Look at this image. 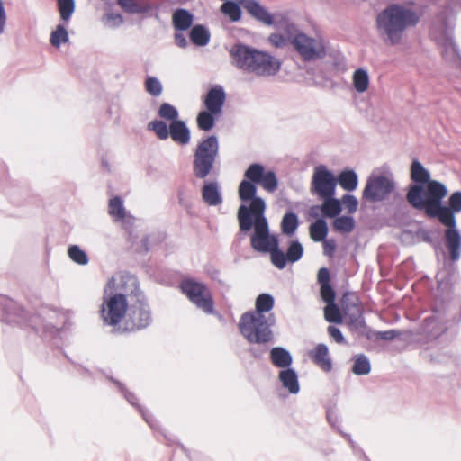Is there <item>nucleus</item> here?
Wrapping results in <instances>:
<instances>
[{
  "mask_svg": "<svg viewBox=\"0 0 461 461\" xmlns=\"http://www.w3.org/2000/svg\"><path fill=\"white\" fill-rule=\"evenodd\" d=\"M421 14L410 5L399 3L388 5L375 17V30L381 41L390 47L403 42L404 32L415 27L420 21Z\"/></svg>",
  "mask_w": 461,
  "mask_h": 461,
  "instance_id": "nucleus-1",
  "label": "nucleus"
},
{
  "mask_svg": "<svg viewBox=\"0 0 461 461\" xmlns=\"http://www.w3.org/2000/svg\"><path fill=\"white\" fill-rule=\"evenodd\" d=\"M410 179L407 202H443L448 194L445 184L431 178V174L418 159L410 166Z\"/></svg>",
  "mask_w": 461,
  "mask_h": 461,
  "instance_id": "nucleus-2",
  "label": "nucleus"
},
{
  "mask_svg": "<svg viewBox=\"0 0 461 461\" xmlns=\"http://www.w3.org/2000/svg\"><path fill=\"white\" fill-rule=\"evenodd\" d=\"M398 194V183L392 167L383 164L375 167L366 177L362 190V199L383 202L390 198H396Z\"/></svg>",
  "mask_w": 461,
  "mask_h": 461,
  "instance_id": "nucleus-3",
  "label": "nucleus"
},
{
  "mask_svg": "<svg viewBox=\"0 0 461 461\" xmlns=\"http://www.w3.org/2000/svg\"><path fill=\"white\" fill-rule=\"evenodd\" d=\"M419 210H423L430 218L438 219L447 227L444 233L446 248L452 262H456L461 256V235L456 228V218L453 211L442 206V203H411Z\"/></svg>",
  "mask_w": 461,
  "mask_h": 461,
  "instance_id": "nucleus-4",
  "label": "nucleus"
},
{
  "mask_svg": "<svg viewBox=\"0 0 461 461\" xmlns=\"http://www.w3.org/2000/svg\"><path fill=\"white\" fill-rule=\"evenodd\" d=\"M274 322L272 315L267 318L258 312H245L240 319L239 330L249 343L267 344L273 339L271 326Z\"/></svg>",
  "mask_w": 461,
  "mask_h": 461,
  "instance_id": "nucleus-5",
  "label": "nucleus"
},
{
  "mask_svg": "<svg viewBox=\"0 0 461 461\" xmlns=\"http://www.w3.org/2000/svg\"><path fill=\"white\" fill-rule=\"evenodd\" d=\"M293 36L292 44L303 60L313 61L321 59L326 56L327 44L321 37L312 38L298 31H285Z\"/></svg>",
  "mask_w": 461,
  "mask_h": 461,
  "instance_id": "nucleus-6",
  "label": "nucleus"
},
{
  "mask_svg": "<svg viewBox=\"0 0 461 461\" xmlns=\"http://www.w3.org/2000/svg\"><path fill=\"white\" fill-rule=\"evenodd\" d=\"M337 178L334 173L325 165H318L313 168L311 192L322 202H339L335 198Z\"/></svg>",
  "mask_w": 461,
  "mask_h": 461,
  "instance_id": "nucleus-7",
  "label": "nucleus"
},
{
  "mask_svg": "<svg viewBox=\"0 0 461 461\" xmlns=\"http://www.w3.org/2000/svg\"><path fill=\"white\" fill-rule=\"evenodd\" d=\"M243 6L252 17L266 25L276 26L289 32L295 31V24L291 21L287 12L271 14L256 0H243Z\"/></svg>",
  "mask_w": 461,
  "mask_h": 461,
  "instance_id": "nucleus-8",
  "label": "nucleus"
},
{
  "mask_svg": "<svg viewBox=\"0 0 461 461\" xmlns=\"http://www.w3.org/2000/svg\"><path fill=\"white\" fill-rule=\"evenodd\" d=\"M129 310L128 300L113 296L104 291L99 313L104 325L119 327L126 319Z\"/></svg>",
  "mask_w": 461,
  "mask_h": 461,
  "instance_id": "nucleus-9",
  "label": "nucleus"
},
{
  "mask_svg": "<svg viewBox=\"0 0 461 461\" xmlns=\"http://www.w3.org/2000/svg\"><path fill=\"white\" fill-rule=\"evenodd\" d=\"M180 289L197 308L207 314L213 313L214 302L212 295L204 284L191 278L184 279L180 283Z\"/></svg>",
  "mask_w": 461,
  "mask_h": 461,
  "instance_id": "nucleus-10",
  "label": "nucleus"
},
{
  "mask_svg": "<svg viewBox=\"0 0 461 461\" xmlns=\"http://www.w3.org/2000/svg\"><path fill=\"white\" fill-rule=\"evenodd\" d=\"M104 291L113 296H121L124 300L131 297L138 298L140 294L138 279L128 273H118L106 283Z\"/></svg>",
  "mask_w": 461,
  "mask_h": 461,
  "instance_id": "nucleus-11",
  "label": "nucleus"
},
{
  "mask_svg": "<svg viewBox=\"0 0 461 461\" xmlns=\"http://www.w3.org/2000/svg\"><path fill=\"white\" fill-rule=\"evenodd\" d=\"M217 153L218 140L214 136L207 138L198 145L194 161L196 176L203 178L209 174Z\"/></svg>",
  "mask_w": 461,
  "mask_h": 461,
  "instance_id": "nucleus-12",
  "label": "nucleus"
},
{
  "mask_svg": "<svg viewBox=\"0 0 461 461\" xmlns=\"http://www.w3.org/2000/svg\"><path fill=\"white\" fill-rule=\"evenodd\" d=\"M342 309L348 323L356 329L365 325L363 306L359 298L354 294H346L342 298Z\"/></svg>",
  "mask_w": 461,
  "mask_h": 461,
  "instance_id": "nucleus-13",
  "label": "nucleus"
},
{
  "mask_svg": "<svg viewBox=\"0 0 461 461\" xmlns=\"http://www.w3.org/2000/svg\"><path fill=\"white\" fill-rule=\"evenodd\" d=\"M250 243L251 247L258 252H268L273 247L277 246L276 239L269 235L267 220L258 221L254 227Z\"/></svg>",
  "mask_w": 461,
  "mask_h": 461,
  "instance_id": "nucleus-14",
  "label": "nucleus"
},
{
  "mask_svg": "<svg viewBox=\"0 0 461 461\" xmlns=\"http://www.w3.org/2000/svg\"><path fill=\"white\" fill-rule=\"evenodd\" d=\"M264 211L265 203H249V207L241 205L238 212L240 229L242 231L249 230L258 221L266 220Z\"/></svg>",
  "mask_w": 461,
  "mask_h": 461,
  "instance_id": "nucleus-15",
  "label": "nucleus"
},
{
  "mask_svg": "<svg viewBox=\"0 0 461 461\" xmlns=\"http://www.w3.org/2000/svg\"><path fill=\"white\" fill-rule=\"evenodd\" d=\"M245 176L254 183L260 184L264 189L273 192L277 187V179L272 171H265L259 164L251 165L246 171Z\"/></svg>",
  "mask_w": 461,
  "mask_h": 461,
  "instance_id": "nucleus-16",
  "label": "nucleus"
},
{
  "mask_svg": "<svg viewBox=\"0 0 461 461\" xmlns=\"http://www.w3.org/2000/svg\"><path fill=\"white\" fill-rule=\"evenodd\" d=\"M258 50L243 44H236L230 50L232 63L239 68L251 72Z\"/></svg>",
  "mask_w": 461,
  "mask_h": 461,
  "instance_id": "nucleus-17",
  "label": "nucleus"
},
{
  "mask_svg": "<svg viewBox=\"0 0 461 461\" xmlns=\"http://www.w3.org/2000/svg\"><path fill=\"white\" fill-rule=\"evenodd\" d=\"M280 69V62L270 54L258 50L252 73L258 76L268 77L276 74Z\"/></svg>",
  "mask_w": 461,
  "mask_h": 461,
  "instance_id": "nucleus-18",
  "label": "nucleus"
},
{
  "mask_svg": "<svg viewBox=\"0 0 461 461\" xmlns=\"http://www.w3.org/2000/svg\"><path fill=\"white\" fill-rule=\"evenodd\" d=\"M150 321V312L147 305L140 301L139 305H133L125 321V330H134L146 328Z\"/></svg>",
  "mask_w": 461,
  "mask_h": 461,
  "instance_id": "nucleus-19",
  "label": "nucleus"
},
{
  "mask_svg": "<svg viewBox=\"0 0 461 461\" xmlns=\"http://www.w3.org/2000/svg\"><path fill=\"white\" fill-rule=\"evenodd\" d=\"M225 101V93L221 86H216L210 89L204 97L206 110L212 113L221 114Z\"/></svg>",
  "mask_w": 461,
  "mask_h": 461,
  "instance_id": "nucleus-20",
  "label": "nucleus"
},
{
  "mask_svg": "<svg viewBox=\"0 0 461 461\" xmlns=\"http://www.w3.org/2000/svg\"><path fill=\"white\" fill-rule=\"evenodd\" d=\"M312 361L322 371L330 372L332 369V362L329 357V348L324 344H318L309 352Z\"/></svg>",
  "mask_w": 461,
  "mask_h": 461,
  "instance_id": "nucleus-21",
  "label": "nucleus"
},
{
  "mask_svg": "<svg viewBox=\"0 0 461 461\" xmlns=\"http://www.w3.org/2000/svg\"><path fill=\"white\" fill-rule=\"evenodd\" d=\"M169 136L175 142L181 145H186L190 141V131L180 120L170 123Z\"/></svg>",
  "mask_w": 461,
  "mask_h": 461,
  "instance_id": "nucleus-22",
  "label": "nucleus"
},
{
  "mask_svg": "<svg viewBox=\"0 0 461 461\" xmlns=\"http://www.w3.org/2000/svg\"><path fill=\"white\" fill-rule=\"evenodd\" d=\"M337 178V184L348 193L355 191L358 186V176L353 169L342 170Z\"/></svg>",
  "mask_w": 461,
  "mask_h": 461,
  "instance_id": "nucleus-23",
  "label": "nucleus"
},
{
  "mask_svg": "<svg viewBox=\"0 0 461 461\" xmlns=\"http://www.w3.org/2000/svg\"><path fill=\"white\" fill-rule=\"evenodd\" d=\"M352 86L357 93L366 92L370 86V77L366 68L356 69L352 74Z\"/></svg>",
  "mask_w": 461,
  "mask_h": 461,
  "instance_id": "nucleus-24",
  "label": "nucleus"
},
{
  "mask_svg": "<svg viewBox=\"0 0 461 461\" xmlns=\"http://www.w3.org/2000/svg\"><path fill=\"white\" fill-rule=\"evenodd\" d=\"M119 5L131 14H144L151 10L148 0H118Z\"/></svg>",
  "mask_w": 461,
  "mask_h": 461,
  "instance_id": "nucleus-25",
  "label": "nucleus"
},
{
  "mask_svg": "<svg viewBox=\"0 0 461 461\" xmlns=\"http://www.w3.org/2000/svg\"><path fill=\"white\" fill-rule=\"evenodd\" d=\"M270 360L275 366L280 368H286L292 364L290 353L281 347L273 348L270 350Z\"/></svg>",
  "mask_w": 461,
  "mask_h": 461,
  "instance_id": "nucleus-26",
  "label": "nucleus"
},
{
  "mask_svg": "<svg viewBox=\"0 0 461 461\" xmlns=\"http://www.w3.org/2000/svg\"><path fill=\"white\" fill-rule=\"evenodd\" d=\"M172 20L176 29L185 31L192 25L194 15L185 9H177L174 12Z\"/></svg>",
  "mask_w": 461,
  "mask_h": 461,
  "instance_id": "nucleus-27",
  "label": "nucleus"
},
{
  "mask_svg": "<svg viewBox=\"0 0 461 461\" xmlns=\"http://www.w3.org/2000/svg\"><path fill=\"white\" fill-rule=\"evenodd\" d=\"M279 379L284 387L287 388L291 393H296L299 391L297 375L292 369H285L279 373Z\"/></svg>",
  "mask_w": 461,
  "mask_h": 461,
  "instance_id": "nucleus-28",
  "label": "nucleus"
},
{
  "mask_svg": "<svg viewBox=\"0 0 461 461\" xmlns=\"http://www.w3.org/2000/svg\"><path fill=\"white\" fill-rule=\"evenodd\" d=\"M210 32L203 25H195L190 32L192 42L197 46H205L210 41Z\"/></svg>",
  "mask_w": 461,
  "mask_h": 461,
  "instance_id": "nucleus-29",
  "label": "nucleus"
},
{
  "mask_svg": "<svg viewBox=\"0 0 461 461\" xmlns=\"http://www.w3.org/2000/svg\"><path fill=\"white\" fill-rule=\"evenodd\" d=\"M310 237L315 242L323 241L328 234V227L324 220L319 219L309 228Z\"/></svg>",
  "mask_w": 461,
  "mask_h": 461,
  "instance_id": "nucleus-30",
  "label": "nucleus"
},
{
  "mask_svg": "<svg viewBox=\"0 0 461 461\" xmlns=\"http://www.w3.org/2000/svg\"><path fill=\"white\" fill-rule=\"evenodd\" d=\"M356 223L350 216L337 217L333 221L334 230L339 233H349L355 229Z\"/></svg>",
  "mask_w": 461,
  "mask_h": 461,
  "instance_id": "nucleus-31",
  "label": "nucleus"
},
{
  "mask_svg": "<svg viewBox=\"0 0 461 461\" xmlns=\"http://www.w3.org/2000/svg\"><path fill=\"white\" fill-rule=\"evenodd\" d=\"M218 116L219 114L212 113L209 110L202 111L197 116V125L203 131H210L214 125L215 118Z\"/></svg>",
  "mask_w": 461,
  "mask_h": 461,
  "instance_id": "nucleus-32",
  "label": "nucleus"
},
{
  "mask_svg": "<svg viewBox=\"0 0 461 461\" xmlns=\"http://www.w3.org/2000/svg\"><path fill=\"white\" fill-rule=\"evenodd\" d=\"M274 306V299L270 294H261L256 299V310L251 312H258L264 315V312H269Z\"/></svg>",
  "mask_w": 461,
  "mask_h": 461,
  "instance_id": "nucleus-33",
  "label": "nucleus"
},
{
  "mask_svg": "<svg viewBox=\"0 0 461 461\" xmlns=\"http://www.w3.org/2000/svg\"><path fill=\"white\" fill-rule=\"evenodd\" d=\"M50 43L59 48L62 43L68 41V34L66 28L62 24L57 25L56 29L51 32Z\"/></svg>",
  "mask_w": 461,
  "mask_h": 461,
  "instance_id": "nucleus-34",
  "label": "nucleus"
},
{
  "mask_svg": "<svg viewBox=\"0 0 461 461\" xmlns=\"http://www.w3.org/2000/svg\"><path fill=\"white\" fill-rule=\"evenodd\" d=\"M221 10L232 22H237L241 17V10H240V6L236 3L232 2V1L225 2L221 5Z\"/></svg>",
  "mask_w": 461,
  "mask_h": 461,
  "instance_id": "nucleus-35",
  "label": "nucleus"
},
{
  "mask_svg": "<svg viewBox=\"0 0 461 461\" xmlns=\"http://www.w3.org/2000/svg\"><path fill=\"white\" fill-rule=\"evenodd\" d=\"M148 128L153 131L160 140H167L169 137V127L163 121L154 120L148 124Z\"/></svg>",
  "mask_w": 461,
  "mask_h": 461,
  "instance_id": "nucleus-36",
  "label": "nucleus"
},
{
  "mask_svg": "<svg viewBox=\"0 0 461 461\" xmlns=\"http://www.w3.org/2000/svg\"><path fill=\"white\" fill-rule=\"evenodd\" d=\"M282 230L287 235H292L298 226L297 216L293 212L286 213L282 220Z\"/></svg>",
  "mask_w": 461,
  "mask_h": 461,
  "instance_id": "nucleus-37",
  "label": "nucleus"
},
{
  "mask_svg": "<svg viewBox=\"0 0 461 461\" xmlns=\"http://www.w3.org/2000/svg\"><path fill=\"white\" fill-rule=\"evenodd\" d=\"M324 316L326 321L329 322H342L341 312L334 303H327V306L324 308Z\"/></svg>",
  "mask_w": 461,
  "mask_h": 461,
  "instance_id": "nucleus-38",
  "label": "nucleus"
},
{
  "mask_svg": "<svg viewBox=\"0 0 461 461\" xmlns=\"http://www.w3.org/2000/svg\"><path fill=\"white\" fill-rule=\"evenodd\" d=\"M352 372L358 375H367L370 372V363L368 359L363 355L357 356L355 359Z\"/></svg>",
  "mask_w": 461,
  "mask_h": 461,
  "instance_id": "nucleus-39",
  "label": "nucleus"
},
{
  "mask_svg": "<svg viewBox=\"0 0 461 461\" xmlns=\"http://www.w3.org/2000/svg\"><path fill=\"white\" fill-rule=\"evenodd\" d=\"M158 115L161 118L169 121L170 123L178 121L177 110L173 105L167 103H164L161 104V106L158 109Z\"/></svg>",
  "mask_w": 461,
  "mask_h": 461,
  "instance_id": "nucleus-40",
  "label": "nucleus"
},
{
  "mask_svg": "<svg viewBox=\"0 0 461 461\" xmlns=\"http://www.w3.org/2000/svg\"><path fill=\"white\" fill-rule=\"evenodd\" d=\"M256 193L255 185L249 181L243 180L239 188V195L242 201H250L254 198Z\"/></svg>",
  "mask_w": 461,
  "mask_h": 461,
  "instance_id": "nucleus-41",
  "label": "nucleus"
},
{
  "mask_svg": "<svg viewBox=\"0 0 461 461\" xmlns=\"http://www.w3.org/2000/svg\"><path fill=\"white\" fill-rule=\"evenodd\" d=\"M68 254L71 260L79 265H86L88 262V258L86 252L77 245L70 246L68 249Z\"/></svg>",
  "mask_w": 461,
  "mask_h": 461,
  "instance_id": "nucleus-42",
  "label": "nucleus"
},
{
  "mask_svg": "<svg viewBox=\"0 0 461 461\" xmlns=\"http://www.w3.org/2000/svg\"><path fill=\"white\" fill-rule=\"evenodd\" d=\"M60 17L63 21L69 20L75 10L74 0H58Z\"/></svg>",
  "mask_w": 461,
  "mask_h": 461,
  "instance_id": "nucleus-43",
  "label": "nucleus"
},
{
  "mask_svg": "<svg viewBox=\"0 0 461 461\" xmlns=\"http://www.w3.org/2000/svg\"><path fill=\"white\" fill-rule=\"evenodd\" d=\"M303 253V246L298 241H292L286 251L288 262L294 263L298 261Z\"/></svg>",
  "mask_w": 461,
  "mask_h": 461,
  "instance_id": "nucleus-44",
  "label": "nucleus"
},
{
  "mask_svg": "<svg viewBox=\"0 0 461 461\" xmlns=\"http://www.w3.org/2000/svg\"><path fill=\"white\" fill-rule=\"evenodd\" d=\"M268 252L271 255L272 263L279 269L285 267L287 260L286 254L280 250L277 246L273 247Z\"/></svg>",
  "mask_w": 461,
  "mask_h": 461,
  "instance_id": "nucleus-45",
  "label": "nucleus"
},
{
  "mask_svg": "<svg viewBox=\"0 0 461 461\" xmlns=\"http://www.w3.org/2000/svg\"><path fill=\"white\" fill-rule=\"evenodd\" d=\"M203 197L205 202H219L221 196L217 185L215 184L204 185L203 189Z\"/></svg>",
  "mask_w": 461,
  "mask_h": 461,
  "instance_id": "nucleus-46",
  "label": "nucleus"
},
{
  "mask_svg": "<svg viewBox=\"0 0 461 461\" xmlns=\"http://www.w3.org/2000/svg\"><path fill=\"white\" fill-rule=\"evenodd\" d=\"M343 210L342 203H321V211L325 217L334 218Z\"/></svg>",
  "mask_w": 461,
  "mask_h": 461,
  "instance_id": "nucleus-47",
  "label": "nucleus"
},
{
  "mask_svg": "<svg viewBox=\"0 0 461 461\" xmlns=\"http://www.w3.org/2000/svg\"><path fill=\"white\" fill-rule=\"evenodd\" d=\"M444 53L447 59L452 61H456L459 58L458 49L455 43V41L448 38L446 40L444 43Z\"/></svg>",
  "mask_w": 461,
  "mask_h": 461,
  "instance_id": "nucleus-48",
  "label": "nucleus"
},
{
  "mask_svg": "<svg viewBox=\"0 0 461 461\" xmlns=\"http://www.w3.org/2000/svg\"><path fill=\"white\" fill-rule=\"evenodd\" d=\"M109 213L116 220L124 221L127 218V212L123 203H109Z\"/></svg>",
  "mask_w": 461,
  "mask_h": 461,
  "instance_id": "nucleus-49",
  "label": "nucleus"
},
{
  "mask_svg": "<svg viewBox=\"0 0 461 461\" xmlns=\"http://www.w3.org/2000/svg\"><path fill=\"white\" fill-rule=\"evenodd\" d=\"M146 89L150 95L158 96L162 92V86L158 78L150 77L146 80Z\"/></svg>",
  "mask_w": 461,
  "mask_h": 461,
  "instance_id": "nucleus-50",
  "label": "nucleus"
},
{
  "mask_svg": "<svg viewBox=\"0 0 461 461\" xmlns=\"http://www.w3.org/2000/svg\"><path fill=\"white\" fill-rule=\"evenodd\" d=\"M268 41L273 46L276 48H283L288 44L289 37L276 32L269 35Z\"/></svg>",
  "mask_w": 461,
  "mask_h": 461,
  "instance_id": "nucleus-51",
  "label": "nucleus"
},
{
  "mask_svg": "<svg viewBox=\"0 0 461 461\" xmlns=\"http://www.w3.org/2000/svg\"><path fill=\"white\" fill-rule=\"evenodd\" d=\"M321 296L327 303H334L336 295L330 284L321 286Z\"/></svg>",
  "mask_w": 461,
  "mask_h": 461,
  "instance_id": "nucleus-52",
  "label": "nucleus"
},
{
  "mask_svg": "<svg viewBox=\"0 0 461 461\" xmlns=\"http://www.w3.org/2000/svg\"><path fill=\"white\" fill-rule=\"evenodd\" d=\"M103 21L105 25L113 27L118 26L122 23V17L119 14L110 13L104 16Z\"/></svg>",
  "mask_w": 461,
  "mask_h": 461,
  "instance_id": "nucleus-53",
  "label": "nucleus"
},
{
  "mask_svg": "<svg viewBox=\"0 0 461 461\" xmlns=\"http://www.w3.org/2000/svg\"><path fill=\"white\" fill-rule=\"evenodd\" d=\"M317 280L321 286L330 285V276L329 270L326 267H321L318 271Z\"/></svg>",
  "mask_w": 461,
  "mask_h": 461,
  "instance_id": "nucleus-54",
  "label": "nucleus"
},
{
  "mask_svg": "<svg viewBox=\"0 0 461 461\" xmlns=\"http://www.w3.org/2000/svg\"><path fill=\"white\" fill-rule=\"evenodd\" d=\"M328 333H329V335L330 337H332L334 339V340L337 343L342 344V343L345 342V339H344V337H343L341 331L337 327L329 326L328 327Z\"/></svg>",
  "mask_w": 461,
  "mask_h": 461,
  "instance_id": "nucleus-55",
  "label": "nucleus"
},
{
  "mask_svg": "<svg viewBox=\"0 0 461 461\" xmlns=\"http://www.w3.org/2000/svg\"><path fill=\"white\" fill-rule=\"evenodd\" d=\"M323 241H324V243H323L324 254L329 257L333 256V253L335 252L336 247H337L335 240H323Z\"/></svg>",
  "mask_w": 461,
  "mask_h": 461,
  "instance_id": "nucleus-56",
  "label": "nucleus"
},
{
  "mask_svg": "<svg viewBox=\"0 0 461 461\" xmlns=\"http://www.w3.org/2000/svg\"><path fill=\"white\" fill-rule=\"evenodd\" d=\"M6 24V12L2 0H0V35L4 32Z\"/></svg>",
  "mask_w": 461,
  "mask_h": 461,
  "instance_id": "nucleus-57",
  "label": "nucleus"
},
{
  "mask_svg": "<svg viewBox=\"0 0 461 461\" xmlns=\"http://www.w3.org/2000/svg\"><path fill=\"white\" fill-rule=\"evenodd\" d=\"M175 41H176V44L181 48H185L187 46V40L180 32L176 33Z\"/></svg>",
  "mask_w": 461,
  "mask_h": 461,
  "instance_id": "nucleus-58",
  "label": "nucleus"
},
{
  "mask_svg": "<svg viewBox=\"0 0 461 461\" xmlns=\"http://www.w3.org/2000/svg\"><path fill=\"white\" fill-rule=\"evenodd\" d=\"M357 204L358 203H342V206L348 213H354L357 211Z\"/></svg>",
  "mask_w": 461,
  "mask_h": 461,
  "instance_id": "nucleus-59",
  "label": "nucleus"
},
{
  "mask_svg": "<svg viewBox=\"0 0 461 461\" xmlns=\"http://www.w3.org/2000/svg\"><path fill=\"white\" fill-rule=\"evenodd\" d=\"M447 202H461V191L453 193Z\"/></svg>",
  "mask_w": 461,
  "mask_h": 461,
  "instance_id": "nucleus-60",
  "label": "nucleus"
},
{
  "mask_svg": "<svg viewBox=\"0 0 461 461\" xmlns=\"http://www.w3.org/2000/svg\"><path fill=\"white\" fill-rule=\"evenodd\" d=\"M339 202H357V198L349 194H344Z\"/></svg>",
  "mask_w": 461,
  "mask_h": 461,
  "instance_id": "nucleus-61",
  "label": "nucleus"
},
{
  "mask_svg": "<svg viewBox=\"0 0 461 461\" xmlns=\"http://www.w3.org/2000/svg\"><path fill=\"white\" fill-rule=\"evenodd\" d=\"M449 206L447 208L453 211V214L461 211V203H448Z\"/></svg>",
  "mask_w": 461,
  "mask_h": 461,
  "instance_id": "nucleus-62",
  "label": "nucleus"
},
{
  "mask_svg": "<svg viewBox=\"0 0 461 461\" xmlns=\"http://www.w3.org/2000/svg\"><path fill=\"white\" fill-rule=\"evenodd\" d=\"M394 336H395V331L394 330L384 331L382 334V338L384 339H392L393 338H394Z\"/></svg>",
  "mask_w": 461,
  "mask_h": 461,
  "instance_id": "nucleus-63",
  "label": "nucleus"
},
{
  "mask_svg": "<svg viewBox=\"0 0 461 461\" xmlns=\"http://www.w3.org/2000/svg\"><path fill=\"white\" fill-rule=\"evenodd\" d=\"M110 202H115V203H118V202H121V200H120L118 197H115V198H113V200H111Z\"/></svg>",
  "mask_w": 461,
  "mask_h": 461,
  "instance_id": "nucleus-64",
  "label": "nucleus"
}]
</instances>
